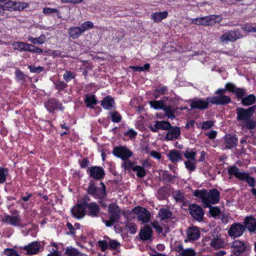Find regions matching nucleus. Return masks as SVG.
Segmentation results:
<instances>
[{
  "instance_id": "obj_6",
  "label": "nucleus",
  "mask_w": 256,
  "mask_h": 256,
  "mask_svg": "<svg viewBox=\"0 0 256 256\" xmlns=\"http://www.w3.org/2000/svg\"><path fill=\"white\" fill-rule=\"evenodd\" d=\"M112 153L124 160H126L132 155V152L124 147H116L114 149Z\"/></svg>"
},
{
  "instance_id": "obj_62",
  "label": "nucleus",
  "mask_w": 256,
  "mask_h": 256,
  "mask_svg": "<svg viewBox=\"0 0 256 256\" xmlns=\"http://www.w3.org/2000/svg\"><path fill=\"white\" fill-rule=\"evenodd\" d=\"M90 201V198L88 196H84L82 199V200L80 202V203L82 204L85 206H87V204H88V202Z\"/></svg>"
},
{
  "instance_id": "obj_9",
  "label": "nucleus",
  "mask_w": 256,
  "mask_h": 256,
  "mask_svg": "<svg viewBox=\"0 0 256 256\" xmlns=\"http://www.w3.org/2000/svg\"><path fill=\"white\" fill-rule=\"evenodd\" d=\"M244 231V227L240 224H234L232 225L228 230V234L234 238H237L242 236Z\"/></svg>"
},
{
  "instance_id": "obj_31",
  "label": "nucleus",
  "mask_w": 256,
  "mask_h": 256,
  "mask_svg": "<svg viewBox=\"0 0 256 256\" xmlns=\"http://www.w3.org/2000/svg\"><path fill=\"white\" fill-rule=\"evenodd\" d=\"M86 106L90 108H94L93 106L97 104L95 96L92 94H86L84 99Z\"/></svg>"
},
{
  "instance_id": "obj_51",
  "label": "nucleus",
  "mask_w": 256,
  "mask_h": 256,
  "mask_svg": "<svg viewBox=\"0 0 256 256\" xmlns=\"http://www.w3.org/2000/svg\"><path fill=\"white\" fill-rule=\"evenodd\" d=\"M4 252L7 256H19L18 252L13 249H6Z\"/></svg>"
},
{
  "instance_id": "obj_49",
  "label": "nucleus",
  "mask_w": 256,
  "mask_h": 256,
  "mask_svg": "<svg viewBox=\"0 0 256 256\" xmlns=\"http://www.w3.org/2000/svg\"><path fill=\"white\" fill-rule=\"evenodd\" d=\"M164 110L166 112V115L168 118H174V116L172 112V108L171 106H166L164 108Z\"/></svg>"
},
{
  "instance_id": "obj_46",
  "label": "nucleus",
  "mask_w": 256,
  "mask_h": 256,
  "mask_svg": "<svg viewBox=\"0 0 256 256\" xmlns=\"http://www.w3.org/2000/svg\"><path fill=\"white\" fill-rule=\"evenodd\" d=\"M242 180H245L251 187L254 186V178L248 176V174L244 172Z\"/></svg>"
},
{
  "instance_id": "obj_34",
  "label": "nucleus",
  "mask_w": 256,
  "mask_h": 256,
  "mask_svg": "<svg viewBox=\"0 0 256 256\" xmlns=\"http://www.w3.org/2000/svg\"><path fill=\"white\" fill-rule=\"evenodd\" d=\"M28 39L34 44H42L46 41V37L44 34H42L38 38H34L32 36H29L28 37Z\"/></svg>"
},
{
  "instance_id": "obj_4",
  "label": "nucleus",
  "mask_w": 256,
  "mask_h": 256,
  "mask_svg": "<svg viewBox=\"0 0 256 256\" xmlns=\"http://www.w3.org/2000/svg\"><path fill=\"white\" fill-rule=\"evenodd\" d=\"M132 212L138 215V219L139 221H142L143 222H147L149 221L150 214L146 208L138 206L134 208L132 210Z\"/></svg>"
},
{
  "instance_id": "obj_33",
  "label": "nucleus",
  "mask_w": 256,
  "mask_h": 256,
  "mask_svg": "<svg viewBox=\"0 0 256 256\" xmlns=\"http://www.w3.org/2000/svg\"><path fill=\"white\" fill-rule=\"evenodd\" d=\"M256 97L254 94H250L242 100V103L244 106L252 105L255 102Z\"/></svg>"
},
{
  "instance_id": "obj_61",
  "label": "nucleus",
  "mask_w": 256,
  "mask_h": 256,
  "mask_svg": "<svg viewBox=\"0 0 256 256\" xmlns=\"http://www.w3.org/2000/svg\"><path fill=\"white\" fill-rule=\"evenodd\" d=\"M128 228H129V230L130 231V233L132 234H134L136 231V228L135 224H130L128 225Z\"/></svg>"
},
{
  "instance_id": "obj_55",
  "label": "nucleus",
  "mask_w": 256,
  "mask_h": 256,
  "mask_svg": "<svg viewBox=\"0 0 256 256\" xmlns=\"http://www.w3.org/2000/svg\"><path fill=\"white\" fill-rule=\"evenodd\" d=\"M66 253L68 254V256H81L80 252L75 249L67 250Z\"/></svg>"
},
{
  "instance_id": "obj_18",
  "label": "nucleus",
  "mask_w": 256,
  "mask_h": 256,
  "mask_svg": "<svg viewBox=\"0 0 256 256\" xmlns=\"http://www.w3.org/2000/svg\"><path fill=\"white\" fill-rule=\"evenodd\" d=\"M108 212L111 214L110 217L113 220H118L120 218L121 212L119 207L114 204H110L108 207Z\"/></svg>"
},
{
  "instance_id": "obj_12",
  "label": "nucleus",
  "mask_w": 256,
  "mask_h": 256,
  "mask_svg": "<svg viewBox=\"0 0 256 256\" xmlns=\"http://www.w3.org/2000/svg\"><path fill=\"white\" fill-rule=\"evenodd\" d=\"M190 106L192 109L197 108L204 110L208 108L210 101L207 100H203L199 99H194L190 101Z\"/></svg>"
},
{
  "instance_id": "obj_7",
  "label": "nucleus",
  "mask_w": 256,
  "mask_h": 256,
  "mask_svg": "<svg viewBox=\"0 0 256 256\" xmlns=\"http://www.w3.org/2000/svg\"><path fill=\"white\" fill-rule=\"evenodd\" d=\"M101 184L102 186L103 190L97 188L93 184L90 183L88 188V193L96 198H104L106 194V187L103 182H101Z\"/></svg>"
},
{
  "instance_id": "obj_60",
  "label": "nucleus",
  "mask_w": 256,
  "mask_h": 256,
  "mask_svg": "<svg viewBox=\"0 0 256 256\" xmlns=\"http://www.w3.org/2000/svg\"><path fill=\"white\" fill-rule=\"evenodd\" d=\"M133 166V164L130 161H126L122 165V167L124 168L125 169H130Z\"/></svg>"
},
{
  "instance_id": "obj_53",
  "label": "nucleus",
  "mask_w": 256,
  "mask_h": 256,
  "mask_svg": "<svg viewBox=\"0 0 256 256\" xmlns=\"http://www.w3.org/2000/svg\"><path fill=\"white\" fill-rule=\"evenodd\" d=\"M173 196L176 201L182 200L183 198V195L180 190H176L173 192Z\"/></svg>"
},
{
  "instance_id": "obj_37",
  "label": "nucleus",
  "mask_w": 256,
  "mask_h": 256,
  "mask_svg": "<svg viewBox=\"0 0 256 256\" xmlns=\"http://www.w3.org/2000/svg\"><path fill=\"white\" fill-rule=\"evenodd\" d=\"M172 214L170 210L167 208H162L159 212L158 215L162 220L170 218Z\"/></svg>"
},
{
  "instance_id": "obj_11",
  "label": "nucleus",
  "mask_w": 256,
  "mask_h": 256,
  "mask_svg": "<svg viewBox=\"0 0 256 256\" xmlns=\"http://www.w3.org/2000/svg\"><path fill=\"white\" fill-rule=\"evenodd\" d=\"M207 100L210 102L216 104H225L230 102V98L226 96L219 95L218 96L208 98Z\"/></svg>"
},
{
  "instance_id": "obj_38",
  "label": "nucleus",
  "mask_w": 256,
  "mask_h": 256,
  "mask_svg": "<svg viewBox=\"0 0 256 256\" xmlns=\"http://www.w3.org/2000/svg\"><path fill=\"white\" fill-rule=\"evenodd\" d=\"M93 27L94 24L92 22L90 21L86 22L80 26L82 34L86 30L92 28Z\"/></svg>"
},
{
  "instance_id": "obj_58",
  "label": "nucleus",
  "mask_w": 256,
  "mask_h": 256,
  "mask_svg": "<svg viewBox=\"0 0 256 256\" xmlns=\"http://www.w3.org/2000/svg\"><path fill=\"white\" fill-rule=\"evenodd\" d=\"M28 68L30 69V71L32 72H42L43 70V68L41 66H38L36 68H33L32 66H28Z\"/></svg>"
},
{
  "instance_id": "obj_28",
  "label": "nucleus",
  "mask_w": 256,
  "mask_h": 256,
  "mask_svg": "<svg viewBox=\"0 0 256 256\" xmlns=\"http://www.w3.org/2000/svg\"><path fill=\"white\" fill-rule=\"evenodd\" d=\"M228 173L230 175H234L239 180H242L244 172H240L238 168L235 166H230L228 168Z\"/></svg>"
},
{
  "instance_id": "obj_23",
  "label": "nucleus",
  "mask_w": 256,
  "mask_h": 256,
  "mask_svg": "<svg viewBox=\"0 0 256 256\" xmlns=\"http://www.w3.org/2000/svg\"><path fill=\"white\" fill-rule=\"evenodd\" d=\"M90 174L94 179L98 180L101 178L104 174V171L102 168L100 167H92L90 170Z\"/></svg>"
},
{
  "instance_id": "obj_43",
  "label": "nucleus",
  "mask_w": 256,
  "mask_h": 256,
  "mask_svg": "<svg viewBox=\"0 0 256 256\" xmlns=\"http://www.w3.org/2000/svg\"><path fill=\"white\" fill-rule=\"evenodd\" d=\"M196 160L194 161V160H188L186 162H185L184 164L186 166V167L187 169L189 170L190 171H193L196 168Z\"/></svg>"
},
{
  "instance_id": "obj_2",
  "label": "nucleus",
  "mask_w": 256,
  "mask_h": 256,
  "mask_svg": "<svg viewBox=\"0 0 256 256\" xmlns=\"http://www.w3.org/2000/svg\"><path fill=\"white\" fill-rule=\"evenodd\" d=\"M256 108V106H251L246 110L242 108H236L238 120L244 122L250 128H253L255 126V124L250 118Z\"/></svg>"
},
{
  "instance_id": "obj_13",
  "label": "nucleus",
  "mask_w": 256,
  "mask_h": 256,
  "mask_svg": "<svg viewBox=\"0 0 256 256\" xmlns=\"http://www.w3.org/2000/svg\"><path fill=\"white\" fill-rule=\"evenodd\" d=\"M192 22L198 25L209 26L214 24L216 21L212 16H209L195 18Z\"/></svg>"
},
{
  "instance_id": "obj_39",
  "label": "nucleus",
  "mask_w": 256,
  "mask_h": 256,
  "mask_svg": "<svg viewBox=\"0 0 256 256\" xmlns=\"http://www.w3.org/2000/svg\"><path fill=\"white\" fill-rule=\"evenodd\" d=\"M196 154V153L193 151L192 150H188L186 151L184 154L186 158L189 159L190 160L196 161V159L195 156Z\"/></svg>"
},
{
  "instance_id": "obj_57",
  "label": "nucleus",
  "mask_w": 256,
  "mask_h": 256,
  "mask_svg": "<svg viewBox=\"0 0 256 256\" xmlns=\"http://www.w3.org/2000/svg\"><path fill=\"white\" fill-rule=\"evenodd\" d=\"M74 76L72 75V73L70 72H66L64 74V78L65 80L68 82L70 80L74 78Z\"/></svg>"
},
{
  "instance_id": "obj_10",
  "label": "nucleus",
  "mask_w": 256,
  "mask_h": 256,
  "mask_svg": "<svg viewBox=\"0 0 256 256\" xmlns=\"http://www.w3.org/2000/svg\"><path fill=\"white\" fill-rule=\"evenodd\" d=\"M232 249L234 255L236 256H240L246 250V246L244 242L237 240L232 242Z\"/></svg>"
},
{
  "instance_id": "obj_20",
  "label": "nucleus",
  "mask_w": 256,
  "mask_h": 256,
  "mask_svg": "<svg viewBox=\"0 0 256 256\" xmlns=\"http://www.w3.org/2000/svg\"><path fill=\"white\" fill-rule=\"evenodd\" d=\"M28 254H36L40 250V244L38 242H33L28 246L24 248Z\"/></svg>"
},
{
  "instance_id": "obj_17",
  "label": "nucleus",
  "mask_w": 256,
  "mask_h": 256,
  "mask_svg": "<svg viewBox=\"0 0 256 256\" xmlns=\"http://www.w3.org/2000/svg\"><path fill=\"white\" fill-rule=\"evenodd\" d=\"M3 221L14 226H18L20 223V220L18 214L5 215Z\"/></svg>"
},
{
  "instance_id": "obj_29",
  "label": "nucleus",
  "mask_w": 256,
  "mask_h": 256,
  "mask_svg": "<svg viewBox=\"0 0 256 256\" xmlns=\"http://www.w3.org/2000/svg\"><path fill=\"white\" fill-rule=\"evenodd\" d=\"M167 11L154 13L151 16V18L156 22H160L168 16Z\"/></svg>"
},
{
  "instance_id": "obj_22",
  "label": "nucleus",
  "mask_w": 256,
  "mask_h": 256,
  "mask_svg": "<svg viewBox=\"0 0 256 256\" xmlns=\"http://www.w3.org/2000/svg\"><path fill=\"white\" fill-rule=\"evenodd\" d=\"M114 101L112 98L110 96L105 97L101 101V105L106 110H110L114 106Z\"/></svg>"
},
{
  "instance_id": "obj_48",
  "label": "nucleus",
  "mask_w": 256,
  "mask_h": 256,
  "mask_svg": "<svg viewBox=\"0 0 256 256\" xmlns=\"http://www.w3.org/2000/svg\"><path fill=\"white\" fill-rule=\"evenodd\" d=\"M242 29L247 32H256V26H252L248 24L244 25L242 26Z\"/></svg>"
},
{
  "instance_id": "obj_35",
  "label": "nucleus",
  "mask_w": 256,
  "mask_h": 256,
  "mask_svg": "<svg viewBox=\"0 0 256 256\" xmlns=\"http://www.w3.org/2000/svg\"><path fill=\"white\" fill-rule=\"evenodd\" d=\"M155 127L158 129L168 130L171 128L170 123L166 121L156 122Z\"/></svg>"
},
{
  "instance_id": "obj_50",
  "label": "nucleus",
  "mask_w": 256,
  "mask_h": 256,
  "mask_svg": "<svg viewBox=\"0 0 256 256\" xmlns=\"http://www.w3.org/2000/svg\"><path fill=\"white\" fill-rule=\"evenodd\" d=\"M120 246V244L116 240H110L108 242V246L110 248L114 250L116 249Z\"/></svg>"
},
{
  "instance_id": "obj_30",
  "label": "nucleus",
  "mask_w": 256,
  "mask_h": 256,
  "mask_svg": "<svg viewBox=\"0 0 256 256\" xmlns=\"http://www.w3.org/2000/svg\"><path fill=\"white\" fill-rule=\"evenodd\" d=\"M46 107L50 112L59 108V104L55 99H50L45 104Z\"/></svg>"
},
{
  "instance_id": "obj_59",
  "label": "nucleus",
  "mask_w": 256,
  "mask_h": 256,
  "mask_svg": "<svg viewBox=\"0 0 256 256\" xmlns=\"http://www.w3.org/2000/svg\"><path fill=\"white\" fill-rule=\"evenodd\" d=\"M226 88L227 90L234 92L235 89L236 88V86L231 83H228L226 85Z\"/></svg>"
},
{
  "instance_id": "obj_42",
  "label": "nucleus",
  "mask_w": 256,
  "mask_h": 256,
  "mask_svg": "<svg viewBox=\"0 0 256 256\" xmlns=\"http://www.w3.org/2000/svg\"><path fill=\"white\" fill-rule=\"evenodd\" d=\"M133 170L136 172V175L142 178L146 175L144 168L140 166H135L133 168Z\"/></svg>"
},
{
  "instance_id": "obj_32",
  "label": "nucleus",
  "mask_w": 256,
  "mask_h": 256,
  "mask_svg": "<svg viewBox=\"0 0 256 256\" xmlns=\"http://www.w3.org/2000/svg\"><path fill=\"white\" fill-rule=\"evenodd\" d=\"M70 36L72 38H77L80 34H82L80 26H74L70 28L68 30Z\"/></svg>"
},
{
  "instance_id": "obj_63",
  "label": "nucleus",
  "mask_w": 256,
  "mask_h": 256,
  "mask_svg": "<svg viewBox=\"0 0 256 256\" xmlns=\"http://www.w3.org/2000/svg\"><path fill=\"white\" fill-rule=\"evenodd\" d=\"M58 10L55 8H44L43 10V12L44 14H50L56 12Z\"/></svg>"
},
{
  "instance_id": "obj_45",
  "label": "nucleus",
  "mask_w": 256,
  "mask_h": 256,
  "mask_svg": "<svg viewBox=\"0 0 256 256\" xmlns=\"http://www.w3.org/2000/svg\"><path fill=\"white\" fill-rule=\"evenodd\" d=\"M180 255L181 256H196V252L192 248H188L180 252Z\"/></svg>"
},
{
  "instance_id": "obj_41",
  "label": "nucleus",
  "mask_w": 256,
  "mask_h": 256,
  "mask_svg": "<svg viewBox=\"0 0 256 256\" xmlns=\"http://www.w3.org/2000/svg\"><path fill=\"white\" fill-rule=\"evenodd\" d=\"M8 174L7 169L0 167V184H3L6 182Z\"/></svg>"
},
{
  "instance_id": "obj_15",
  "label": "nucleus",
  "mask_w": 256,
  "mask_h": 256,
  "mask_svg": "<svg viewBox=\"0 0 256 256\" xmlns=\"http://www.w3.org/2000/svg\"><path fill=\"white\" fill-rule=\"evenodd\" d=\"M86 206L79 202L72 209V214L78 218H82L85 215Z\"/></svg>"
},
{
  "instance_id": "obj_40",
  "label": "nucleus",
  "mask_w": 256,
  "mask_h": 256,
  "mask_svg": "<svg viewBox=\"0 0 256 256\" xmlns=\"http://www.w3.org/2000/svg\"><path fill=\"white\" fill-rule=\"evenodd\" d=\"M150 104L152 108L156 110L162 108L164 106V102L162 100H152L150 102Z\"/></svg>"
},
{
  "instance_id": "obj_1",
  "label": "nucleus",
  "mask_w": 256,
  "mask_h": 256,
  "mask_svg": "<svg viewBox=\"0 0 256 256\" xmlns=\"http://www.w3.org/2000/svg\"><path fill=\"white\" fill-rule=\"evenodd\" d=\"M194 195L201 200L205 207H210L211 204L218 202L220 193L216 189H212L208 192L206 190H196L194 192Z\"/></svg>"
},
{
  "instance_id": "obj_52",
  "label": "nucleus",
  "mask_w": 256,
  "mask_h": 256,
  "mask_svg": "<svg viewBox=\"0 0 256 256\" xmlns=\"http://www.w3.org/2000/svg\"><path fill=\"white\" fill-rule=\"evenodd\" d=\"M245 90L243 88H236L234 90L236 96L238 98H242L244 94Z\"/></svg>"
},
{
  "instance_id": "obj_8",
  "label": "nucleus",
  "mask_w": 256,
  "mask_h": 256,
  "mask_svg": "<svg viewBox=\"0 0 256 256\" xmlns=\"http://www.w3.org/2000/svg\"><path fill=\"white\" fill-rule=\"evenodd\" d=\"M24 4L10 0L0 5L3 10L8 11L20 10L24 8Z\"/></svg>"
},
{
  "instance_id": "obj_5",
  "label": "nucleus",
  "mask_w": 256,
  "mask_h": 256,
  "mask_svg": "<svg viewBox=\"0 0 256 256\" xmlns=\"http://www.w3.org/2000/svg\"><path fill=\"white\" fill-rule=\"evenodd\" d=\"M188 210L190 215L198 221H202L204 217V212L202 208L196 204H192L189 206Z\"/></svg>"
},
{
  "instance_id": "obj_54",
  "label": "nucleus",
  "mask_w": 256,
  "mask_h": 256,
  "mask_svg": "<svg viewBox=\"0 0 256 256\" xmlns=\"http://www.w3.org/2000/svg\"><path fill=\"white\" fill-rule=\"evenodd\" d=\"M214 124V122L212 120L204 122L202 123V128L207 130L212 127Z\"/></svg>"
},
{
  "instance_id": "obj_56",
  "label": "nucleus",
  "mask_w": 256,
  "mask_h": 256,
  "mask_svg": "<svg viewBox=\"0 0 256 256\" xmlns=\"http://www.w3.org/2000/svg\"><path fill=\"white\" fill-rule=\"evenodd\" d=\"M98 244L102 251H104L108 246V243L105 240L99 241Z\"/></svg>"
},
{
  "instance_id": "obj_27",
  "label": "nucleus",
  "mask_w": 256,
  "mask_h": 256,
  "mask_svg": "<svg viewBox=\"0 0 256 256\" xmlns=\"http://www.w3.org/2000/svg\"><path fill=\"white\" fill-rule=\"evenodd\" d=\"M245 226L250 232L256 230V220L252 216H248L245 220Z\"/></svg>"
},
{
  "instance_id": "obj_16",
  "label": "nucleus",
  "mask_w": 256,
  "mask_h": 256,
  "mask_svg": "<svg viewBox=\"0 0 256 256\" xmlns=\"http://www.w3.org/2000/svg\"><path fill=\"white\" fill-rule=\"evenodd\" d=\"M224 240L220 237V234L213 235L210 242V246L214 248L218 249L224 247Z\"/></svg>"
},
{
  "instance_id": "obj_25",
  "label": "nucleus",
  "mask_w": 256,
  "mask_h": 256,
  "mask_svg": "<svg viewBox=\"0 0 256 256\" xmlns=\"http://www.w3.org/2000/svg\"><path fill=\"white\" fill-rule=\"evenodd\" d=\"M152 230L150 226H146L142 229L140 232V238L144 240L150 239L152 234Z\"/></svg>"
},
{
  "instance_id": "obj_3",
  "label": "nucleus",
  "mask_w": 256,
  "mask_h": 256,
  "mask_svg": "<svg viewBox=\"0 0 256 256\" xmlns=\"http://www.w3.org/2000/svg\"><path fill=\"white\" fill-rule=\"evenodd\" d=\"M242 34L238 30H230L224 32L220 38L222 42H234L242 38Z\"/></svg>"
},
{
  "instance_id": "obj_24",
  "label": "nucleus",
  "mask_w": 256,
  "mask_h": 256,
  "mask_svg": "<svg viewBox=\"0 0 256 256\" xmlns=\"http://www.w3.org/2000/svg\"><path fill=\"white\" fill-rule=\"evenodd\" d=\"M238 138L234 136L228 134L225 137L226 147L231 149L237 145Z\"/></svg>"
},
{
  "instance_id": "obj_64",
  "label": "nucleus",
  "mask_w": 256,
  "mask_h": 256,
  "mask_svg": "<svg viewBox=\"0 0 256 256\" xmlns=\"http://www.w3.org/2000/svg\"><path fill=\"white\" fill-rule=\"evenodd\" d=\"M152 226L156 229V230L159 233L162 232V229L157 222H154L152 224Z\"/></svg>"
},
{
  "instance_id": "obj_36",
  "label": "nucleus",
  "mask_w": 256,
  "mask_h": 256,
  "mask_svg": "<svg viewBox=\"0 0 256 256\" xmlns=\"http://www.w3.org/2000/svg\"><path fill=\"white\" fill-rule=\"evenodd\" d=\"M12 45L14 50L20 52L23 50L26 51L27 43L21 42H16L12 43Z\"/></svg>"
},
{
  "instance_id": "obj_44",
  "label": "nucleus",
  "mask_w": 256,
  "mask_h": 256,
  "mask_svg": "<svg viewBox=\"0 0 256 256\" xmlns=\"http://www.w3.org/2000/svg\"><path fill=\"white\" fill-rule=\"evenodd\" d=\"M110 115L111 116L112 122H118L121 120V116L117 112H110Z\"/></svg>"
},
{
  "instance_id": "obj_26",
  "label": "nucleus",
  "mask_w": 256,
  "mask_h": 256,
  "mask_svg": "<svg viewBox=\"0 0 256 256\" xmlns=\"http://www.w3.org/2000/svg\"><path fill=\"white\" fill-rule=\"evenodd\" d=\"M170 160L173 163H176L182 158V156L177 150H170L168 154Z\"/></svg>"
},
{
  "instance_id": "obj_14",
  "label": "nucleus",
  "mask_w": 256,
  "mask_h": 256,
  "mask_svg": "<svg viewBox=\"0 0 256 256\" xmlns=\"http://www.w3.org/2000/svg\"><path fill=\"white\" fill-rule=\"evenodd\" d=\"M186 234L187 239L185 240L186 242L196 240L200 236L199 230L196 226H190L187 229Z\"/></svg>"
},
{
  "instance_id": "obj_21",
  "label": "nucleus",
  "mask_w": 256,
  "mask_h": 256,
  "mask_svg": "<svg viewBox=\"0 0 256 256\" xmlns=\"http://www.w3.org/2000/svg\"><path fill=\"white\" fill-rule=\"evenodd\" d=\"M180 134V129L178 127H172L166 134L165 138L168 140H172L178 138Z\"/></svg>"
},
{
  "instance_id": "obj_19",
  "label": "nucleus",
  "mask_w": 256,
  "mask_h": 256,
  "mask_svg": "<svg viewBox=\"0 0 256 256\" xmlns=\"http://www.w3.org/2000/svg\"><path fill=\"white\" fill-rule=\"evenodd\" d=\"M86 207L88 208V215L97 216L100 213V208L96 202H90Z\"/></svg>"
},
{
  "instance_id": "obj_47",
  "label": "nucleus",
  "mask_w": 256,
  "mask_h": 256,
  "mask_svg": "<svg viewBox=\"0 0 256 256\" xmlns=\"http://www.w3.org/2000/svg\"><path fill=\"white\" fill-rule=\"evenodd\" d=\"M210 208L209 212L212 216H216L218 215L220 212V209L216 206H211Z\"/></svg>"
}]
</instances>
